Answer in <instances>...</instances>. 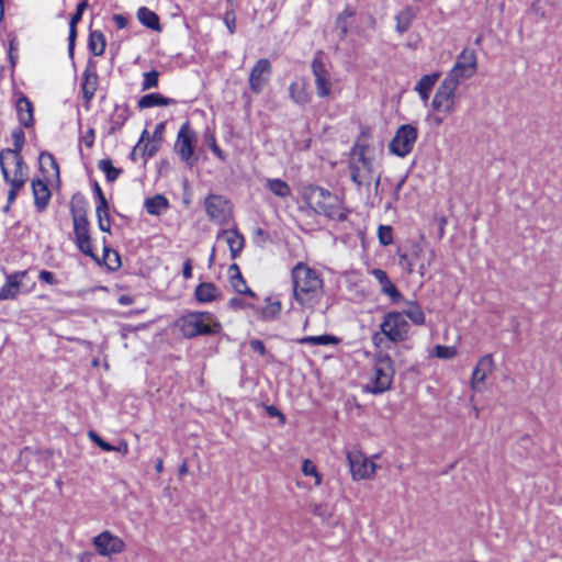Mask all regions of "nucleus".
<instances>
[{"label":"nucleus","instance_id":"2f4dec72","mask_svg":"<svg viewBox=\"0 0 562 562\" xmlns=\"http://www.w3.org/2000/svg\"><path fill=\"white\" fill-rule=\"evenodd\" d=\"M402 314L404 317L409 318L414 325L420 326L425 324V313L416 301L406 302V307L403 310Z\"/></svg>","mask_w":562,"mask_h":562},{"label":"nucleus","instance_id":"c756f323","mask_svg":"<svg viewBox=\"0 0 562 562\" xmlns=\"http://www.w3.org/2000/svg\"><path fill=\"white\" fill-rule=\"evenodd\" d=\"M13 148H4L0 150V162L3 161L7 155L19 156L25 144V134L22 128L16 127L12 131Z\"/></svg>","mask_w":562,"mask_h":562},{"label":"nucleus","instance_id":"4d7b16f0","mask_svg":"<svg viewBox=\"0 0 562 562\" xmlns=\"http://www.w3.org/2000/svg\"><path fill=\"white\" fill-rule=\"evenodd\" d=\"M249 346L254 352H257L260 356L266 355V347H265L263 341H261L259 339H252V340H250Z\"/></svg>","mask_w":562,"mask_h":562},{"label":"nucleus","instance_id":"423d86ee","mask_svg":"<svg viewBox=\"0 0 562 562\" xmlns=\"http://www.w3.org/2000/svg\"><path fill=\"white\" fill-rule=\"evenodd\" d=\"M418 138V130L413 124L401 125L389 144L391 154L404 158L412 153Z\"/></svg>","mask_w":562,"mask_h":562},{"label":"nucleus","instance_id":"412c9836","mask_svg":"<svg viewBox=\"0 0 562 562\" xmlns=\"http://www.w3.org/2000/svg\"><path fill=\"white\" fill-rule=\"evenodd\" d=\"M88 0H82L77 4L76 12L69 21V35H68V54L74 58L75 45L77 38V24L81 21L85 10L88 8Z\"/></svg>","mask_w":562,"mask_h":562},{"label":"nucleus","instance_id":"e433bc0d","mask_svg":"<svg viewBox=\"0 0 562 562\" xmlns=\"http://www.w3.org/2000/svg\"><path fill=\"white\" fill-rule=\"evenodd\" d=\"M439 78V74L424 75L417 82L415 90L419 93L423 100H428L430 91L432 90L436 81Z\"/></svg>","mask_w":562,"mask_h":562},{"label":"nucleus","instance_id":"72a5a7b5","mask_svg":"<svg viewBox=\"0 0 562 562\" xmlns=\"http://www.w3.org/2000/svg\"><path fill=\"white\" fill-rule=\"evenodd\" d=\"M137 19L144 26L154 31H160L159 16L148 8L140 7L137 10Z\"/></svg>","mask_w":562,"mask_h":562},{"label":"nucleus","instance_id":"f704fd0d","mask_svg":"<svg viewBox=\"0 0 562 562\" xmlns=\"http://www.w3.org/2000/svg\"><path fill=\"white\" fill-rule=\"evenodd\" d=\"M106 46V41L101 31H90L88 47L94 56H102Z\"/></svg>","mask_w":562,"mask_h":562},{"label":"nucleus","instance_id":"a211bd4d","mask_svg":"<svg viewBox=\"0 0 562 562\" xmlns=\"http://www.w3.org/2000/svg\"><path fill=\"white\" fill-rule=\"evenodd\" d=\"M371 274L378 280L381 285V292L387 295L393 303H398L404 301L402 293L397 290V288L392 283L387 273L379 268H374L371 271Z\"/></svg>","mask_w":562,"mask_h":562},{"label":"nucleus","instance_id":"5701e85b","mask_svg":"<svg viewBox=\"0 0 562 562\" xmlns=\"http://www.w3.org/2000/svg\"><path fill=\"white\" fill-rule=\"evenodd\" d=\"M217 238H225L233 259L238 257L245 245L243 235L236 229H223L217 234Z\"/></svg>","mask_w":562,"mask_h":562},{"label":"nucleus","instance_id":"a878e982","mask_svg":"<svg viewBox=\"0 0 562 562\" xmlns=\"http://www.w3.org/2000/svg\"><path fill=\"white\" fill-rule=\"evenodd\" d=\"M266 305L263 307H256V311L260 314V317L265 322H272L279 318L282 304L280 301H272L271 297H266ZM250 307L255 308V306L250 305Z\"/></svg>","mask_w":562,"mask_h":562},{"label":"nucleus","instance_id":"f8f14e48","mask_svg":"<svg viewBox=\"0 0 562 562\" xmlns=\"http://www.w3.org/2000/svg\"><path fill=\"white\" fill-rule=\"evenodd\" d=\"M347 460L353 480L370 479L375 472L374 462L369 460L360 450L348 451Z\"/></svg>","mask_w":562,"mask_h":562},{"label":"nucleus","instance_id":"603ef678","mask_svg":"<svg viewBox=\"0 0 562 562\" xmlns=\"http://www.w3.org/2000/svg\"><path fill=\"white\" fill-rule=\"evenodd\" d=\"M97 220L100 231L105 233L111 232V221L109 214L104 215V213H97Z\"/></svg>","mask_w":562,"mask_h":562},{"label":"nucleus","instance_id":"ddd939ff","mask_svg":"<svg viewBox=\"0 0 562 562\" xmlns=\"http://www.w3.org/2000/svg\"><path fill=\"white\" fill-rule=\"evenodd\" d=\"M75 243L78 249L86 256L92 258L97 263L101 265L100 258L94 254L91 237H90V223L88 218H79L72 221Z\"/></svg>","mask_w":562,"mask_h":562},{"label":"nucleus","instance_id":"5fc2aeb1","mask_svg":"<svg viewBox=\"0 0 562 562\" xmlns=\"http://www.w3.org/2000/svg\"><path fill=\"white\" fill-rule=\"evenodd\" d=\"M38 279L43 282L50 284V285H55L58 283L56 276L53 272L47 271V270L40 271Z\"/></svg>","mask_w":562,"mask_h":562},{"label":"nucleus","instance_id":"f257e3e1","mask_svg":"<svg viewBox=\"0 0 562 562\" xmlns=\"http://www.w3.org/2000/svg\"><path fill=\"white\" fill-rule=\"evenodd\" d=\"M293 297L304 308H314L324 294L321 273L303 262L291 270Z\"/></svg>","mask_w":562,"mask_h":562},{"label":"nucleus","instance_id":"dca6fc26","mask_svg":"<svg viewBox=\"0 0 562 562\" xmlns=\"http://www.w3.org/2000/svg\"><path fill=\"white\" fill-rule=\"evenodd\" d=\"M99 78L95 71V64L92 60L88 61V65L82 74L81 92L82 98L87 104L93 99L98 89Z\"/></svg>","mask_w":562,"mask_h":562},{"label":"nucleus","instance_id":"774afa93","mask_svg":"<svg viewBox=\"0 0 562 562\" xmlns=\"http://www.w3.org/2000/svg\"><path fill=\"white\" fill-rule=\"evenodd\" d=\"M182 276H183L184 279H190L192 277V261H191V259H187L183 262Z\"/></svg>","mask_w":562,"mask_h":562},{"label":"nucleus","instance_id":"ea45409f","mask_svg":"<svg viewBox=\"0 0 562 562\" xmlns=\"http://www.w3.org/2000/svg\"><path fill=\"white\" fill-rule=\"evenodd\" d=\"M105 238H103V258L102 261L106 268L111 271H116L121 267V258L116 250L105 245Z\"/></svg>","mask_w":562,"mask_h":562},{"label":"nucleus","instance_id":"2eb2a0df","mask_svg":"<svg viewBox=\"0 0 562 562\" xmlns=\"http://www.w3.org/2000/svg\"><path fill=\"white\" fill-rule=\"evenodd\" d=\"M271 72L272 66L269 59L261 58L255 64L249 74V88L255 94L262 92Z\"/></svg>","mask_w":562,"mask_h":562},{"label":"nucleus","instance_id":"9b49d317","mask_svg":"<svg viewBox=\"0 0 562 562\" xmlns=\"http://www.w3.org/2000/svg\"><path fill=\"white\" fill-rule=\"evenodd\" d=\"M459 85L451 79L445 78L438 87L431 105L437 112L452 113L454 111L456 91Z\"/></svg>","mask_w":562,"mask_h":562},{"label":"nucleus","instance_id":"39448f33","mask_svg":"<svg viewBox=\"0 0 562 562\" xmlns=\"http://www.w3.org/2000/svg\"><path fill=\"white\" fill-rule=\"evenodd\" d=\"M366 146L356 145L353 154L357 155V158H352L349 162L350 178L358 187H369L372 181L373 162L366 156Z\"/></svg>","mask_w":562,"mask_h":562},{"label":"nucleus","instance_id":"c85d7f7f","mask_svg":"<svg viewBox=\"0 0 562 562\" xmlns=\"http://www.w3.org/2000/svg\"><path fill=\"white\" fill-rule=\"evenodd\" d=\"M289 95L294 103L301 106L306 105L312 100V94L308 92L305 83L291 82Z\"/></svg>","mask_w":562,"mask_h":562},{"label":"nucleus","instance_id":"6ab92c4d","mask_svg":"<svg viewBox=\"0 0 562 562\" xmlns=\"http://www.w3.org/2000/svg\"><path fill=\"white\" fill-rule=\"evenodd\" d=\"M26 274V271H16L8 274L5 283L0 289V301L15 299L19 294L21 282Z\"/></svg>","mask_w":562,"mask_h":562},{"label":"nucleus","instance_id":"0e129e2a","mask_svg":"<svg viewBox=\"0 0 562 562\" xmlns=\"http://www.w3.org/2000/svg\"><path fill=\"white\" fill-rule=\"evenodd\" d=\"M165 130V123H159L156 125L153 132V142H160L162 139V133Z\"/></svg>","mask_w":562,"mask_h":562},{"label":"nucleus","instance_id":"7ed1b4c3","mask_svg":"<svg viewBox=\"0 0 562 562\" xmlns=\"http://www.w3.org/2000/svg\"><path fill=\"white\" fill-rule=\"evenodd\" d=\"M310 204L312 209L330 220L344 222L347 220V211L340 199L328 190L315 187L311 190Z\"/></svg>","mask_w":562,"mask_h":562},{"label":"nucleus","instance_id":"37998d69","mask_svg":"<svg viewBox=\"0 0 562 562\" xmlns=\"http://www.w3.org/2000/svg\"><path fill=\"white\" fill-rule=\"evenodd\" d=\"M231 284L235 289L236 292L248 295L250 297H256V294L252 290H250L241 273L238 274H231Z\"/></svg>","mask_w":562,"mask_h":562},{"label":"nucleus","instance_id":"79ce46f5","mask_svg":"<svg viewBox=\"0 0 562 562\" xmlns=\"http://www.w3.org/2000/svg\"><path fill=\"white\" fill-rule=\"evenodd\" d=\"M267 188L279 198H286L291 194L289 184L281 179H268Z\"/></svg>","mask_w":562,"mask_h":562},{"label":"nucleus","instance_id":"4468645a","mask_svg":"<svg viewBox=\"0 0 562 562\" xmlns=\"http://www.w3.org/2000/svg\"><path fill=\"white\" fill-rule=\"evenodd\" d=\"M92 544L98 554L111 557L125 550V542L109 530H104L92 539Z\"/></svg>","mask_w":562,"mask_h":562},{"label":"nucleus","instance_id":"bb28decb","mask_svg":"<svg viewBox=\"0 0 562 562\" xmlns=\"http://www.w3.org/2000/svg\"><path fill=\"white\" fill-rule=\"evenodd\" d=\"M131 111L127 104L115 105L114 112L110 117L109 134H115L128 120Z\"/></svg>","mask_w":562,"mask_h":562},{"label":"nucleus","instance_id":"0eeeda50","mask_svg":"<svg viewBox=\"0 0 562 562\" xmlns=\"http://www.w3.org/2000/svg\"><path fill=\"white\" fill-rule=\"evenodd\" d=\"M477 70V58L473 49L464 48L456 59L452 69L446 78L451 79L457 85L470 79Z\"/></svg>","mask_w":562,"mask_h":562},{"label":"nucleus","instance_id":"6e6d98bb","mask_svg":"<svg viewBox=\"0 0 562 562\" xmlns=\"http://www.w3.org/2000/svg\"><path fill=\"white\" fill-rule=\"evenodd\" d=\"M210 148L214 153V155L220 158L222 161L226 160V155L216 144L215 137L213 135L210 136Z\"/></svg>","mask_w":562,"mask_h":562},{"label":"nucleus","instance_id":"3c124183","mask_svg":"<svg viewBox=\"0 0 562 562\" xmlns=\"http://www.w3.org/2000/svg\"><path fill=\"white\" fill-rule=\"evenodd\" d=\"M13 158H14V162H15L13 178L26 179V173L24 172L25 164L23 161L22 156L21 155L13 156Z\"/></svg>","mask_w":562,"mask_h":562},{"label":"nucleus","instance_id":"4c0bfd02","mask_svg":"<svg viewBox=\"0 0 562 562\" xmlns=\"http://www.w3.org/2000/svg\"><path fill=\"white\" fill-rule=\"evenodd\" d=\"M70 215L72 221L87 217V202L80 194L72 196L70 201Z\"/></svg>","mask_w":562,"mask_h":562},{"label":"nucleus","instance_id":"8fccbe9b","mask_svg":"<svg viewBox=\"0 0 562 562\" xmlns=\"http://www.w3.org/2000/svg\"><path fill=\"white\" fill-rule=\"evenodd\" d=\"M88 436L103 451L111 452L114 450V446L103 440L95 431L90 430Z\"/></svg>","mask_w":562,"mask_h":562},{"label":"nucleus","instance_id":"864d4df0","mask_svg":"<svg viewBox=\"0 0 562 562\" xmlns=\"http://www.w3.org/2000/svg\"><path fill=\"white\" fill-rule=\"evenodd\" d=\"M348 23L347 20H344V16H337L336 19V30L338 31L339 37H346L348 33Z\"/></svg>","mask_w":562,"mask_h":562},{"label":"nucleus","instance_id":"052dcab7","mask_svg":"<svg viewBox=\"0 0 562 562\" xmlns=\"http://www.w3.org/2000/svg\"><path fill=\"white\" fill-rule=\"evenodd\" d=\"M158 150L157 145L150 143L149 140L144 145L143 156L153 157L156 155Z\"/></svg>","mask_w":562,"mask_h":562},{"label":"nucleus","instance_id":"de8ad7c7","mask_svg":"<svg viewBox=\"0 0 562 562\" xmlns=\"http://www.w3.org/2000/svg\"><path fill=\"white\" fill-rule=\"evenodd\" d=\"M302 472L304 475H313L315 477V484L319 485L322 483V476L317 472L316 465L308 459L303 461Z\"/></svg>","mask_w":562,"mask_h":562},{"label":"nucleus","instance_id":"c03bdc74","mask_svg":"<svg viewBox=\"0 0 562 562\" xmlns=\"http://www.w3.org/2000/svg\"><path fill=\"white\" fill-rule=\"evenodd\" d=\"M0 169L3 176V180L11 186L10 190H14V192L19 193V191L24 187L26 179L10 177V173L4 165V161L0 162Z\"/></svg>","mask_w":562,"mask_h":562},{"label":"nucleus","instance_id":"6e6552de","mask_svg":"<svg viewBox=\"0 0 562 562\" xmlns=\"http://www.w3.org/2000/svg\"><path fill=\"white\" fill-rule=\"evenodd\" d=\"M195 142V132L191 128L189 122L183 123L177 135L175 150L189 167H193L198 161V157L194 155Z\"/></svg>","mask_w":562,"mask_h":562},{"label":"nucleus","instance_id":"f03ea898","mask_svg":"<svg viewBox=\"0 0 562 562\" xmlns=\"http://www.w3.org/2000/svg\"><path fill=\"white\" fill-rule=\"evenodd\" d=\"M177 326L182 336L188 339L198 336L215 335L222 329V325L209 312L188 313L178 319Z\"/></svg>","mask_w":562,"mask_h":562},{"label":"nucleus","instance_id":"09e8293b","mask_svg":"<svg viewBox=\"0 0 562 562\" xmlns=\"http://www.w3.org/2000/svg\"><path fill=\"white\" fill-rule=\"evenodd\" d=\"M435 355L440 359H451L457 355V349L450 346L438 345L435 347Z\"/></svg>","mask_w":562,"mask_h":562},{"label":"nucleus","instance_id":"a19ab883","mask_svg":"<svg viewBox=\"0 0 562 562\" xmlns=\"http://www.w3.org/2000/svg\"><path fill=\"white\" fill-rule=\"evenodd\" d=\"M98 168L105 175L108 182H114L122 173V169L114 167L110 158L101 159Z\"/></svg>","mask_w":562,"mask_h":562},{"label":"nucleus","instance_id":"bf43d9fd","mask_svg":"<svg viewBox=\"0 0 562 562\" xmlns=\"http://www.w3.org/2000/svg\"><path fill=\"white\" fill-rule=\"evenodd\" d=\"M95 132L92 127H90L87 133L81 137V140L88 148H91L94 144Z\"/></svg>","mask_w":562,"mask_h":562},{"label":"nucleus","instance_id":"473e14b6","mask_svg":"<svg viewBox=\"0 0 562 562\" xmlns=\"http://www.w3.org/2000/svg\"><path fill=\"white\" fill-rule=\"evenodd\" d=\"M40 169L46 177H49V172L52 170V175L55 178H59V166L55 157L47 151H43L40 155Z\"/></svg>","mask_w":562,"mask_h":562},{"label":"nucleus","instance_id":"49530a36","mask_svg":"<svg viewBox=\"0 0 562 562\" xmlns=\"http://www.w3.org/2000/svg\"><path fill=\"white\" fill-rule=\"evenodd\" d=\"M378 238L381 245L389 246L393 243V229L391 226L380 225L378 228Z\"/></svg>","mask_w":562,"mask_h":562},{"label":"nucleus","instance_id":"58836bf2","mask_svg":"<svg viewBox=\"0 0 562 562\" xmlns=\"http://www.w3.org/2000/svg\"><path fill=\"white\" fill-rule=\"evenodd\" d=\"M415 18V11L413 8L407 7L396 15V31L401 34L408 31L413 20Z\"/></svg>","mask_w":562,"mask_h":562},{"label":"nucleus","instance_id":"c9c22d12","mask_svg":"<svg viewBox=\"0 0 562 562\" xmlns=\"http://www.w3.org/2000/svg\"><path fill=\"white\" fill-rule=\"evenodd\" d=\"M300 345H308V346H327V345H337L339 342V338L334 335L324 334L319 336H304L296 340Z\"/></svg>","mask_w":562,"mask_h":562},{"label":"nucleus","instance_id":"b1692460","mask_svg":"<svg viewBox=\"0 0 562 562\" xmlns=\"http://www.w3.org/2000/svg\"><path fill=\"white\" fill-rule=\"evenodd\" d=\"M227 201L217 194H210L204 202L205 212L211 220H221L224 217L225 205Z\"/></svg>","mask_w":562,"mask_h":562},{"label":"nucleus","instance_id":"338daca9","mask_svg":"<svg viewBox=\"0 0 562 562\" xmlns=\"http://www.w3.org/2000/svg\"><path fill=\"white\" fill-rule=\"evenodd\" d=\"M327 508H328L327 505H323V504L314 505L313 514L325 518L328 515Z\"/></svg>","mask_w":562,"mask_h":562},{"label":"nucleus","instance_id":"680f3d73","mask_svg":"<svg viewBox=\"0 0 562 562\" xmlns=\"http://www.w3.org/2000/svg\"><path fill=\"white\" fill-rule=\"evenodd\" d=\"M266 412L270 417H279L281 423L285 422L284 415L274 405L267 406Z\"/></svg>","mask_w":562,"mask_h":562},{"label":"nucleus","instance_id":"aec40b11","mask_svg":"<svg viewBox=\"0 0 562 562\" xmlns=\"http://www.w3.org/2000/svg\"><path fill=\"white\" fill-rule=\"evenodd\" d=\"M32 191L34 196V206L36 211H45L48 206L52 196L47 184L41 179H34L32 181Z\"/></svg>","mask_w":562,"mask_h":562},{"label":"nucleus","instance_id":"20e7f679","mask_svg":"<svg viewBox=\"0 0 562 562\" xmlns=\"http://www.w3.org/2000/svg\"><path fill=\"white\" fill-rule=\"evenodd\" d=\"M394 376V362L389 353L380 351L374 357L373 376L366 385V391L381 394L390 390Z\"/></svg>","mask_w":562,"mask_h":562},{"label":"nucleus","instance_id":"a18cd8bd","mask_svg":"<svg viewBox=\"0 0 562 562\" xmlns=\"http://www.w3.org/2000/svg\"><path fill=\"white\" fill-rule=\"evenodd\" d=\"M142 90L146 91L158 87L159 72L155 69L147 71L143 75Z\"/></svg>","mask_w":562,"mask_h":562},{"label":"nucleus","instance_id":"1a4fd4ad","mask_svg":"<svg viewBox=\"0 0 562 562\" xmlns=\"http://www.w3.org/2000/svg\"><path fill=\"white\" fill-rule=\"evenodd\" d=\"M409 325L400 312H389L384 315L380 325L381 333L392 342L406 339Z\"/></svg>","mask_w":562,"mask_h":562},{"label":"nucleus","instance_id":"7c9ffc66","mask_svg":"<svg viewBox=\"0 0 562 562\" xmlns=\"http://www.w3.org/2000/svg\"><path fill=\"white\" fill-rule=\"evenodd\" d=\"M218 295V289L212 282L200 283L194 291L196 301L201 303H210L216 300Z\"/></svg>","mask_w":562,"mask_h":562},{"label":"nucleus","instance_id":"13d9d810","mask_svg":"<svg viewBox=\"0 0 562 562\" xmlns=\"http://www.w3.org/2000/svg\"><path fill=\"white\" fill-rule=\"evenodd\" d=\"M15 50H16V43H15V40L13 38L10 41L9 52H8L9 60H10L12 68H14L16 60H18V55H16Z\"/></svg>","mask_w":562,"mask_h":562},{"label":"nucleus","instance_id":"e2e57ef3","mask_svg":"<svg viewBox=\"0 0 562 562\" xmlns=\"http://www.w3.org/2000/svg\"><path fill=\"white\" fill-rule=\"evenodd\" d=\"M95 213H104V215L109 214V202L105 196L98 200Z\"/></svg>","mask_w":562,"mask_h":562},{"label":"nucleus","instance_id":"f3484780","mask_svg":"<svg viewBox=\"0 0 562 562\" xmlns=\"http://www.w3.org/2000/svg\"><path fill=\"white\" fill-rule=\"evenodd\" d=\"M16 116L20 124L30 128L34 125V108L30 99L21 93L15 102Z\"/></svg>","mask_w":562,"mask_h":562},{"label":"nucleus","instance_id":"393cba45","mask_svg":"<svg viewBox=\"0 0 562 562\" xmlns=\"http://www.w3.org/2000/svg\"><path fill=\"white\" fill-rule=\"evenodd\" d=\"M177 101L171 98H167L160 93H148L143 95L138 102L137 105L140 110L149 109L153 106H168L176 104Z\"/></svg>","mask_w":562,"mask_h":562},{"label":"nucleus","instance_id":"cd10ccee","mask_svg":"<svg viewBox=\"0 0 562 562\" xmlns=\"http://www.w3.org/2000/svg\"><path fill=\"white\" fill-rule=\"evenodd\" d=\"M144 207L148 214L159 216L169 209V201L162 194H156L145 200Z\"/></svg>","mask_w":562,"mask_h":562},{"label":"nucleus","instance_id":"9d476101","mask_svg":"<svg viewBox=\"0 0 562 562\" xmlns=\"http://www.w3.org/2000/svg\"><path fill=\"white\" fill-rule=\"evenodd\" d=\"M316 94L321 99L329 98L333 92V80L324 60L323 53L317 52L311 63Z\"/></svg>","mask_w":562,"mask_h":562},{"label":"nucleus","instance_id":"69168bd1","mask_svg":"<svg viewBox=\"0 0 562 562\" xmlns=\"http://www.w3.org/2000/svg\"><path fill=\"white\" fill-rule=\"evenodd\" d=\"M113 21H114L116 27L120 29V30L126 27L127 23H128L127 18H125L122 14H114L113 15Z\"/></svg>","mask_w":562,"mask_h":562},{"label":"nucleus","instance_id":"4be33fe9","mask_svg":"<svg viewBox=\"0 0 562 562\" xmlns=\"http://www.w3.org/2000/svg\"><path fill=\"white\" fill-rule=\"evenodd\" d=\"M494 369V360L492 355H485L477 361L476 367L472 373V389L477 390V384L483 383L488 373Z\"/></svg>","mask_w":562,"mask_h":562}]
</instances>
